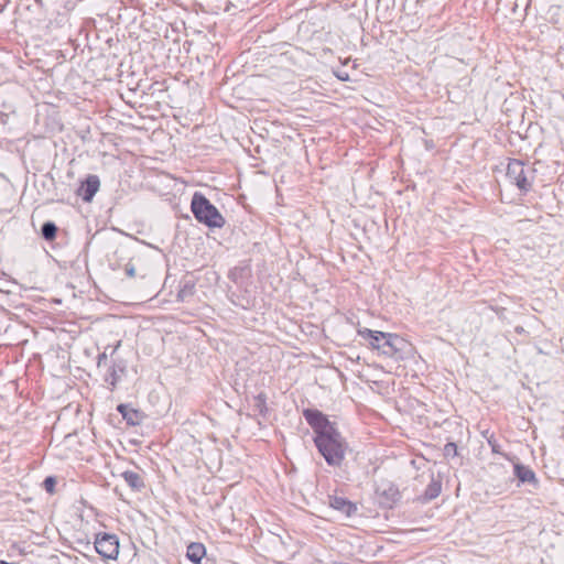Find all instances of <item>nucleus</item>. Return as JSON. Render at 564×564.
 I'll return each instance as SVG.
<instances>
[{
    "label": "nucleus",
    "instance_id": "obj_1",
    "mask_svg": "<svg viewBox=\"0 0 564 564\" xmlns=\"http://www.w3.org/2000/svg\"><path fill=\"white\" fill-rule=\"evenodd\" d=\"M303 415L315 432L314 443L326 463L330 466H340L347 444L334 423L318 410H304Z\"/></svg>",
    "mask_w": 564,
    "mask_h": 564
},
{
    "label": "nucleus",
    "instance_id": "obj_2",
    "mask_svg": "<svg viewBox=\"0 0 564 564\" xmlns=\"http://www.w3.org/2000/svg\"><path fill=\"white\" fill-rule=\"evenodd\" d=\"M357 333L369 341L371 348L388 357L401 358L402 352L408 346L406 340L395 334L371 330L369 328H358Z\"/></svg>",
    "mask_w": 564,
    "mask_h": 564
},
{
    "label": "nucleus",
    "instance_id": "obj_3",
    "mask_svg": "<svg viewBox=\"0 0 564 564\" xmlns=\"http://www.w3.org/2000/svg\"><path fill=\"white\" fill-rule=\"evenodd\" d=\"M195 218L210 228H220L225 219L218 209L200 193H195L191 203Z\"/></svg>",
    "mask_w": 564,
    "mask_h": 564
},
{
    "label": "nucleus",
    "instance_id": "obj_4",
    "mask_svg": "<svg viewBox=\"0 0 564 564\" xmlns=\"http://www.w3.org/2000/svg\"><path fill=\"white\" fill-rule=\"evenodd\" d=\"M507 178L522 192H528L534 180V171L525 167L521 161L512 160L507 167Z\"/></svg>",
    "mask_w": 564,
    "mask_h": 564
},
{
    "label": "nucleus",
    "instance_id": "obj_5",
    "mask_svg": "<svg viewBox=\"0 0 564 564\" xmlns=\"http://www.w3.org/2000/svg\"><path fill=\"white\" fill-rule=\"evenodd\" d=\"M96 552L106 560H117L119 555V540L116 534L100 533L95 539Z\"/></svg>",
    "mask_w": 564,
    "mask_h": 564
},
{
    "label": "nucleus",
    "instance_id": "obj_6",
    "mask_svg": "<svg viewBox=\"0 0 564 564\" xmlns=\"http://www.w3.org/2000/svg\"><path fill=\"white\" fill-rule=\"evenodd\" d=\"M100 181L97 175H88L86 181L80 186V195L85 202H90L95 194L98 192Z\"/></svg>",
    "mask_w": 564,
    "mask_h": 564
},
{
    "label": "nucleus",
    "instance_id": "obj_7",
    "mask_svg": "<svg viewBox=\"0 0 564 564\" xmlns=\"http://www.w3.org/2000/svg\"><path fill=\"white\" fill-rule=\"evenodd\" d=\"M329 506L344 513L346 517H350L356 512V506L344 497L332 496L329 497Z\"/></svg>",
    "mask_w": 564,
    "mask_h": 564
},
{
    "label": "nucleus",
    "instance_id": "obj_8",
    "mask_svg": "<svg viewBox=\"0 0 564 564\" xmlns=\"http://www.w3.org/2000/svg\"><path fill=\"white\" fill-rule=\"evenodd\" d=\"M514 475L523 484L524 482H529V484H533V485L538 484V479L535 477V474L528 466H524V465H521V464H516L514 465Z\"/></svg>",
    "mask_w": 564,
    "mask_h": 564
},
{
    "label": "nucleus",
    "instance_id": "obj_9",
    "mask_svg": "<svg viewBox=\"0 0 564 564\" xmlns=\"http://www.w3.org/2000/svg\"><path fill=\"white\" fill-rule=\"evenodd\" d=\"M205 554L206 549L202 543L193 542L187 546L186 556L195 564H199Z\"/></svg>",
    "mask_w": 564,
    "mask_h": 564
},
{
    "label": "nucleus",
    "instance_id": "obj_10",
    "mask_svg": "<svg viewBox=\"0 0 564 564\" xmlns=\"http://www.w3.org/2000/svg\"><path fill=\"white\" fill-rule=\"evenodd\" d=\"M118 411L122 414V417L127 421L130 425H138L141 421V414L139 411L130 408L127 404H120L118 405Z\"/></svg>",
    "mask_w": 564,
    "mask_h": 564
},
{
    "label": "nucleus",
    "instance_id": "obj_11",
    "mask_svg": "<svg viewBox=\"0 0 564 564\" xmlns=\"http://www.w3.org/2000/svg\"><path fill=\"white\" fill-rule=\"evenodd\" d=\"M122 478L124 481L133 489V490H141L144 487V481L140 474L132 471V470H126L122 473Z\"/></svg>",
    "mask_w": 564,
    "mask_h": 564
},
{
    "label": "nucleus",
    "instance_id": "obj_12",
    "mask_svg": "<svg viewBox=\"0 0 564 564\" xmlns=\"http://www.w3.org/2000/svg\"><path fill=\"white\" fill-rule=\"evenodd\" d=\"M57 227L52 221H46L42 225L41 234L44 239L53 240L56 237Z\"/></svg>",
    "mask_w": 564,
    "mask_h": 564
},
{
    "label": "nucleus",
    "instance_id": "obj_13",
    "mask_svg": "<svg viewBox=\"0 0 564 564\" xmlns=\"http://www.w3.org/2000/svg\"><path fill=\"white\" fill-rule=\"evenodd\" d=\"M57 482H58V478L55 477V476H47L43 482H42V487L43 489L50 494V495H54L56 492V486H57Z\"/></svg>",
    "mask_w": 564,
    "mask_h": 564
},
{
    "label": "nucleus",
    "instance_id": "obj_14",
    "mask_svg": "<svg viewBox=\"0 0 564 564\" xmlns=\"http://www.w3.org/2000/svg\"><path fill=\"white\" fill-rule=\"evenodd\" d=\"M441 492V485L437 481H432V484L427 487L425 491V497L427 499H434L436 498Z\"/></svg>",
    "mask_w": 564,
    "mask_h": 564
},
{
    "label": "nucleus",
    "instance_id": "obj_15",
    "mask_svg": "<svg viewBox=\"0 0 564 564\" xmlns=\"http://www.w3.org/2000/svg\"><path fill=\"white\" fill-rule=\"evenodd\" d=\"M265 394L259 393L257 397H254V406L260 411V413H263L265 408Z\"/></svg>",
    "mask_w": 564,
    "mask_h": 564
},
{
    "label": "nucleus",
    "instance_id": "obj_16",
    "mask_svg": "<svg viewBox=\"0 0 564 564\" xmlns=\"http://www.w3.org/2000/svg\"><path fill=\"white\" fill-rule=\"evenodd\" d=\"M106 382L111 387H115L117 381L119 380V376L115 367L110 368L108 375L106 376Z\"/></svg>",
    "mask_w": 564,
    "mask_h": 564
},
{
    "label": "nucleus",
    "instance_id": "obj_17",
    "mask_svg": "<svg viewBox=\"0 0 564 564\" xmlns=\"http://www.w3.org/2000/svg\"><path fill=\"white\" fill-rule=\"evenodd\" d=\"M487 442H488L492 453L503 455L500 451V445L497 443L494 435H490L489 437H487Z\"/></svg>",
    "mask_w": 564,
    "mask_h": 564
},
{
    "label": "nucleus",
    "instance_id": "obj_18",
    "mask_svg": "<svg viewBox=\"0 0 564 564\" xmlns=\"http://www.w3.org/2000/svg\"><path fill=\"white\" fill-rule=\"evenodd\" d=\"M62 558H65L64 554L62 555H57V554H53V555H50L47 556L42 564H62L61 563V560Z\"/></svg>",
    "mask_w": 564,
    "mask_h": 564
},
{
    "label": "nucleus",
    "instance_id": "obj_19",
    "mask_svg": "<svg viewBox=\"0 0 564 564\" xmlns=\"http://www.w3.org/2000/svg\"><path fill=\"white\" fill-rule=\"evenodd\" d=\"M444 454L445 456H456L457 454V446L455 443H447L444 446Z\"/></svg>",
    "mask_w": 564,
    "mask_h": 564
},
{
    "label": "nucleus",
    "instance_id": "obj_20",
    "mask_svg": "<svg viewBox=\"0 0 564 564\" xmlns=\"http://www.w3.org/2000/svg\"><path fill=\"white\" fill-rule=\"evenodd\" d=\"M126 273L128 276L133 278L135 276V269L133 265L127 264L126 265Z\"/></svg>",
    "mask_w": 564,
    "mask_h": 564
},
{
    "label": "nucleus",
    "instance_id": "obj_21",
    "mask_svg": "<svg viewBox=\"0 0 564 564\" xmlns=\"http://www.w3.org/2000/svg\"><path fill=\"white\" fill-rule=\"evenodd\" d=\"M106 360H107V355H106V352L100 354V355L98 356V361H97L98 367H100V366H101V364H102L104 361H106Z\"/></svg>",
    "mask_w": 564,
    "mask_h": 564
},
{
    "label": "nucleus",
    "instance_id": "obj_22",
    "mask_svg": "<svg viewBox=\"0 0 564 564\" xmlns=\"http://www.w3.org/2000/svg\"><path fill=\"white\" fill-rule=\"evenodd\" d=\"M191 293H192L191 289H189V290H187L186 288H184V289L178 293V296L183 300L185 295L191 294Z\"/></svg>",
    "mask_w": 564,
    "mask_h": 564
},
{
    "label": "nucleus",
    "instance_id": "obj_23",
    "mask_svg": "<svg viewBox=\"0 0 564 564\" xmlns=\"http://www.w3.org/2000/svg\"><path fill=\"white\" fill-rule=\"evenodd\" d=\"M337 77H338L340 80H348V79H349L348 74L337 75Z\"/></svg>",
    "mask_w": 564,
    "mask_h": 564
}]
</instances>
